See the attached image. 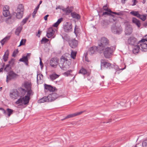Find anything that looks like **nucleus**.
<instances>
[{
  "mask_svg": "<svg viewBox=\"0 0 147 147\" xmlns=\"http://www.w3.org/2000/svg\"><path fill=\"white\" fill-rule=\"evenodd\" d=\"M70 62L67 59L63 56L60 58V61L59 64V65L62 69L66 70L69 69Z\"/></svg>",
  "mask_w": 147,
  "mask_h": 147,
  "instance_id": "1",
  "label": "nucleus"
},
{
  "mask_svg": "<svg viewBox=\"0 0 147 147\" xmlns=\"http://www.w3.org/2000/svg\"><path fill=\"white\" fill-rule=\"evenodd\" d=\"M115 48L113 47L102 48L98 49L101 53L103 52L105 57L107 58H110Z\"/></svg>",
  "mask_w": 147,
  "mask_h": 147,
  "instance_id": "2",
  "label": "nucleus"
},
{
  "mask_svg": "<svg viewBox=\"0 0 147 147\" xmlns=\"http://www.w3.org/2000/svg\"><path fill=\"white\" fill-rule=\"evenodd\" d=\"M109 43V40L108 39L105 37H102L98 45V49L105 48L106 46H108Z\"/></svg>",
  "mask_w": 147,
  "mask_h": 147,
  "instance_id": "3",
  "label": "nucleus"
},
{
  "mask_svg": "<svg viewBox=\"0 0 147 147\" xmlns=\"http://www.w3.org/2000/svg\"><path fill=\"white\" fill-rule=\"evenodd\" d=\"M111 30L112 32L115 34H120L122 31L121 27L119 24H117L113 25L111 27Z\"/></svg>",
  "mask_w": 147,
  "mask_h": 147,
  "instance_id": "4",
  "label": "nucleus"
},
{
  "mask_svg": "<svg viewBox=\"0 0 147 147\" xmlns=\"http://www.w3.org/2000/svg\"><path fill=\"white\" fill-rule=\"evenodd\" d=\"M19 76L18 75L15 73L13 71H11L8 72V75L7 76L6 81L8 83L11 80L16 79Z\"/></svg>",
  "mask_w": 147,
  "mask_h": 147,
  "instance_id": "5",
  "label": "nucleus"
},
{
  "mask_svg": "<svg viewBox=\"0 0 147 147\" xmlns=\"http://www.w3.org/2000/svg\"><path fill=\"white\" fill-rule=\"evenodd\" d=\"M9 96L12 99H16L20 96V93L16 89L11 90L9 93Z\"/></svg>",
  "mask_w": 147,
  "mask_h": 147,
  "instance_id": "6",
  "label": "nucleus"
},
{
  "mask_svg": "<svg viewBox=\"0 0 147 147\" xmlns=\"http://www.w3.org/2000/svg\"><path fill=\"white\" fill-rule=\"evenodd\" d=\"M55 30V29H53L52 28L50 27L49 28L47 31L46 34L48 38H50L53 36V38H54L55 36H54Z\"/></svg>",
  "mask_w": 147,
  "mask_h": 147,
  "instance_id": "7",
  "label": "nucleus"
},
{
  "mask_svg": "<svg viewBox=\"0 0 147 147\" xmlns=\"http://www.w3.org/2000/svg\"><path fill=\"white\" fill-rule=\"evenodd\" d=\"M63 28L65 32H71L72 30V24L69 22L66 23L64 26Z\"/></svg>",
  "mask_w": 147,
  "mask_h": 147,
  "instance_id": "8",
  "label": "nucleus"
},
{
  "mask_svg": "<svg viewBox=\"0 0 147 147\" xmlns=\"http://www.w3.org/2000/svg\"><path fill=\"white\" fill-rule=\"evenodd\" d=\"M58 59L57 57L52 58L50 61V66L54 68H56L57 65Z\"/></svg>",
  "mask_w": 147,
  "mask_h": 147,
  "instance_id": "9",
  "label": "nucleus"
},
{
  "mask_svg": "<svg viewBox=\"0 0 147 147\" xmlns=\"http://www.w3.org/2000/svg\"><path fill=\"white\" fill-rule=\"evenodd\" d=\"M9 9V7L7 5H5L3 7V14L5 17H7L10 15V13Z\"/></svg>",
  "mask_w": 147,
  "mask_h": 147,
  "instance_id": "10",
  "label": "nucleus"
},
{
  "mask_svg": "<svg viewBox=\"0 0 147 147\" xmlns=\"http://www.w3.org/2000/svg\"><path fill=\"white\" fill-rule=\"evenodd\" d=\"M127 43L132 45H134L138 44L136 39L133 36L130 37L127 40Z\"/></svg>",
  "mask_w": 147,
  "mask_h": 147,
  "instance_id": "11",
  "label": "nucleus"
},
{
  "mask_svg": "<svg viewBox=\"0 0 147 147\" xmlns=\"http://www.w3.org/2000/svg\"><path fill=\"white\" fill-rule=\"evenodd\" d=\"M144 42L141 41L140 40L138 42V44L140 45L141 50L142 51H147V45L144 43Z\"/></svg>",
  "mask_w": 147,
  "mask_h": 147,
  "instance_id": "12",
  "label": "nucleus"
},
{
  "mask_svg": "<svg viewBox=\"0 0 147 147\" xmlns=\"http://www.w3.org/2000/svg\"><path fill=\"white\" fill-rule=\"evenodd\" d=\"M98 50L99 51V50L98 49V46L97 47L93 46L91 47L88 51L87 53V55H92L95 53Z\"/></svg>",
  "mask_w": 147,
  "mask_h": 147,
  "instance_id": "13",
  "label": "nucleus"
},
{
  "mask_svg": "<svg viewBox=\"0 0 147 147\" xmlns=\"http://www.w3.org/2000/svg\"><path fill=\"white\" fill-rule=\"evenodd\" d=\"M58 97V95L55 93H53L49 94L48 96V100L49 102H51L54 100Z\"/></svg>",
  "mask_w": 147,
  "mask_h": 147,
  "instance_id": "14",
  "label": "nucleus"
},
{
  "mask_svg": "<svg viewBox=\"0 0 147 147\" xmlns=\"http://www.w3.org/2000/svg\"><path fill=\"white\" fill-rule=\"evenodd\" d=\"M0 110H2L4 113L5 115H7L8 117H9L10 116L13 114V111L12 109H10L8 108L7 109V111L2 108H0Z\"/></svg>",
  "mask_w": 147,
  "mask_h": 147,
  "instance_id": "15",
  "label": "nucleus"
},
{
  "mask_svg": "<svg viewBox=\"0 0 147 147\" xmlns=\"http://www.w3.org/2000/svg\"><path fill=\"white\" fill-rule=\"evenodd\" d=\"M14 18L12 15L11 16L5 20V22L8 24H12L14 21Z\"/></svg>",
  "mask_w": 147,
  "mask_h": 147,
  "instance_id": "16",
  "label": "nucleus"
},
{
  "mask_svg": "<svg viewBox=\"0 0 147 147\" xmlns=\"http://www.w3.org/2000/svg\"><path fill=\"white\" fill-rule=\"evenodd\" d=\"M111 64L108 63L104 60H102L101 63V67H104L106 68H108L110 67Z\"/></svg>",
  "mask_w": 147,
  "mask_h": 147,
  "instance_id": "17",
  "label": "nucleus"
},
{
  "mask_svg": "<svg viewBox=\"0 0 147 147\" xmlns=\"http://www.w3.org/2000/svg\"><path fill=\"white\" fill-rule=\"evenodd\" d=\"M78 41L75 40L73 39L69 42V45L72 48H75L78 45Z\"/></svg>",
  "mask_w": 147,
  "mask_h": 147,
  "instance_id": "18",
  "label": "nucleus"
},
{
  "mask_svg": "<svg viewBox=\"0 0 147 147\" xmlns=\"http://www.w3.org/2000/svg\"><path fill=\"white\" fill-rule=\"evenodd\" d=\"M83 112L81 111L79 112L73 114H69L66 116L64 119H66L71 117H72L80 115Z\"/></svg>",
  "mask_w": 147,
  "mask_h": 147,
  "instance_id": "19",
  "label": "nucleus"
},
{
  "mask_svg": "<svg viewBox=\"0 0 147 147\" xmlns=\"http://www.w3.org/2000/svg\"><path fill=\"white\" fill-rule=\"evenodd\" d=\"M132 28L130 26H127L125 28V33L126 35H130L132 32Z\"/></svg>",
  "mask_w": 147,
  "mask_h": 147,
  "instance_id": "20",
  "label": "nucleus"
},
{
  "mask_svg": "<svg viewBox=\"0 0 147 147\" xmlns=\"http://www.w3.org/2000/svg\"><path fill=\"white\" fill-rule=\"evenodd\" d=\"M22 98L23 100V102L24 104L26 105L28 103L30 98L28 96L26 95L25 97Z\"/></svg>",
  "mask_w": 147,
  "mask_h": 147,
  "instance_id": "21",
  "label": "nucleus"
},
{
  "mask_svg": "<svg viewBox=\"0 0 147 147\" xmlns=\"http://www.w3.org/2000/svg\"><path fill=\"white\" fill-rule=\"evenodd\" d=\"M23 85L27 90L31 89V83L30 82H25L23 84Z\"/></svg>",
  "mask_w": 147,
  "mask_h": 147,
  "instance_id": "22",
  "label": "nucleus"
},
{
  "mask_svg": "<svg viewBox=\"0 0 147 147\" xmlns=\"http://www.w3.org/2000/svg\"><path fill=\"white\" fill-rule=\"evenodd\" d=\"M24 11L21 12H15L13 13V15H15L16 14V17L19 19H21L23 16Z\"/></svg>",
  "mask_w": 147,
  "mask_h": 147,
  "instance_id": "23",
  "label": "nucleus"
},
{
  "mask_svg": "<svg viewBox=\"0 0 147 147\" xmlns=\"http://www.w3.org/2000/svg\"><path fill=\"white\" fill-rule=\"evenodd\" d=\"M24 7L23 5L22 4H20L18 6L15 12H21L24 11Z\"/></svg>",
  "mask_w": 147,
  "mask_h": 147,
  "instance_id": "24",
  "label": "nucleus"
},
{
  "mask_svg": "<svg viewBox=\"0 0 147 147\" xmlns=\"http://www.w3.org/2000/svg\"><path fill=\"white\" fill-rule=\"evenodd\" d=\"M28 60L27 56H23L22 58L19 60V61L24 62L27 65H28Z\"/></svg>",
  "mask_w": 147,
  "mask_h": 147,
  "instance_id": "25",
  "label": "nucleus"
},
{
  "mask_svg": "<svg viewBox=\"0 0 147 147\" xmlns=\"http://www.w3.org/2000/svg\"><path fill=\"white\" fill-rule=\"evenodd\" d=\"M139 49L140 50V45L138 44L137 45L135 46L133 49V52L134 53L136 54L138 53L139 52Z\"/></svg>",
  "mask_w": 147,
  "mask_h": 147,
  "instance_id": "26",
  "label": "nucleus"
},
{
  "mask_svg": "<svg viewBox=\"0 0 147 147\" xmlns=\"http://www.w3.org/2000/svg\"><path fill=\"white\" fill-rule=\"evenodd\" d=\"M132 21L137 26L138 28L140 27L141 26L140 22L136 18H133Z\"/></svg>",
  "mask_w": 147,
  "mask_h": 147,
  "instance_id": "27",
  "label": "nucleus"
},
{
  "mask_svg": "<svg viewBox=\"0 0 147 147\" xmlns=\"http://www.w3.org/2000/svg\"><path fill=\"white\" fill-rule=\"evenodd\" d=\"M45 89L48 90L50 92H53L55 90V87H53L50 85L47 84L45 85Z\"/></svg>",
  "mask_w": 147,
  "mask_h": 147,
  "instance_id": "28",
  "label": "nucleus"
},
{
  "mask_svg": "<svg viewBox=\"0 0 147 147\" xmlns=\"http://www.w3.org/2000/svg\"><path fill=\"white\" fill-rule=\"evenodd\" d=\"M11 36L10 35H7L3 39L1 40L0 42L1 43L2 45H3L5 42L8 41L10 39Z\"/></svg>",
  "mask_w": 147,
  "mask_h": 147,
  "instance_id": "29",
  "label": "nucleus"
},
{
  "mask_svg": "<svg viewBox=\"0 0 147 147\" xmlns=\"http://www.w3.org/2000/svg\"><path fill=\"white\" fill-rule=\"evenodd\" d=\"M48 96L47 97H44L41 99L39 100L38 102L39 103H41L45 102H49Z\"/></svg>",
  "mask_w": 147,
  "mask_h": 147,
  "instance_id": "30",
  "label": "nucleus"
},
{
  "mask_svg": "<svg viewBox=\"0 0 147 147\" xmlns=\"http://www.w3.org/2000/svg\"><path fill=\"white\" fill-rule=\"evenodd\" d=\"M71 16L73 18L76 19L78 20L80 19V16L78 14L75 12L71 13Z\"/></svg>",
  "mask_w": 147,
  "mask_h": 147,
  "instance_id": "31",
  "label": "nucleus"
},
{
  "mask_svg": "<svg viewBox=\"0 0 147 147\" xmlns=\"http://www.w3.org/2000/svg\"><path fill=\"white\" fill-rule=\"evenodd\" d=\"M59 76V75L55 73H53L50 75V78L51 80H53L58 78Z\"/></svg>",
  "mask_w": 147,
  "mask_h": 147,
  "instance_id": "32",
  "label": "nucleus"
},
{
  "mask_svg": "<svg viewBox=\"0 0 147 147\" xmlns=\"http://www.w3.org/2000/svg\"><path fill=\"white\" fill-rule=\"evenodd\" d=\"M9 54V51L8 50H7L5 53L3 55V60L5 61H7L8 58V56Z\"/></svg>",
  "mask_w": 147,
  "mask_h": 147,
  "instance_id": "33",
  "label": "nucleus"
},
{
  "mask_svg": "<svg viewBox=\"0 0 147 147\" xmlns=\"http://www.w3.org/2000/svg\"><path fill=\"white\" fill-rule=\"evenodd\" d=\"M130 13L134 16H136L138 18L140 16V14L138 11H132L130 12Z\"/></svg>",
  "mask_w": 147,
  "mask_h": 147,
  "instance_id": "34",
  "label": "nucleus"
},
{
  "mask_svg": "<svg viewBox=\"0 0 147 147\" xmlns=\"http://www.w3.org/2000/svg\"><path fill=\"white\" fill-rule=\"evenodd\" d=\"M62 20L63 19L62 18H61L59 19L57 21L53 24V26L54 27H57L59 24L62 22Z\"/></svg>",
  "mask_w": 147,
  "mask_h": 147,
  "instance_id": "35",
  "label": "nucleus"
},
{
  "mask_svg": "<svg viewBox=\"0 0 147 147\" xmlns=\"http://www.w3.org/2000/svg\"><path fill=\"white\" fill-rule=\"evenodd\" d=\"M27 90V94L26 96H28L29 97L33 95L34 92L32 91V90L30 89H29Z\"/></svg>",
  "mask_w": 147,
  "mask_h": 147,
  "instance_id": "36",
  "label": "nucleus"
},
{
  "mask_svg": "<svg viewBox=\"0 0 147 147\" xmlns=\"http://www.w3.org/2000/svg\"><path fill=\"white\" fill-rule=\"evenodd\" d=\"M22 28V27L19 26L16 28L15 33L17 35H19V33L21 32Z\"/></svg>",
  "mask_w": 147,
  "mask_h": 147,
  "instance_id": "37",
  "label": "nucleus"
},
{
  "mask_svg": "<svg viewBox=\"0 0 147 147\" xmlns=\"http://www.w3.org/2000/svg\"><path fill=\"white\" fill-rule=\"evenodd\" d=\"M63 11L66 12L67 13H69L72 11L71 8L69 7H68L63 9Z\"/></svg>",
  "mask_w": 147,
  "mask_h": 147,
  "instance_id": "38",
  "label": "nucleus"
},
{
  "mask_svg": "<svg viewBox=\"0 0 147 147\" xmlns=\"http://www.w3.org/2000/svg\"><path fill=\"white\" fill-rule=\"evenodd\" d=\"M16 104L19 105H21L23 104V100L22 98H20L18 99L17 101L15 102Z\"/></svg>",
  "mask_w": 147,
  "mask_h": 147,
  "instance_id": "39",
  "label": "nucleus"
},
{
  "mask_svg": "<svg viewBox=\"0 0 147 147\" xmlns=\"http://www.w3.org/2000/svg\"><path fill=\"white\" fill-rule=\"evenodd\" d=\"M103 10L109 11L110 12H112V11L111 9L109 8V6L107 5L103 6Z\"/></svg>",
  "mask_w": 147,
  "mask_h": 147,
  "instance_id": "40",
  "label": "nucleus"
},
{
  "mask_svg": "<svg viewBox=\"0 0 147 147\" xmlns=\"http://www.w3.org/2000/svg\"><path fill=\"white\" fill-rule=\"evenodd\" d=\"M79 73L85 75L87 73V71L86 69L82 68L80 71Z\"/></svg>",
  "mask_w": 147,
  "mask_h": 147,
  "instance_id": "41",
  "label": "nucleus"
},
{
  "mask_svg": "<svg viewBox=\"0 0 147 147\" xmlns=\"http://www.w3.org/2000/svg\"><path fill=\"white\" fill-rule=\"evenodd\" d=\"M112 13H113L118 16H121L123 15L124 12L123 11H120L118 12H116L112 11Z\"/></svg>",
  "mask_w": 147,
  "mask_h": 147,
  "instance_id": "42",
  "label": "nucleus"
},
{
  "mask_svg": "<svg viewBox=\"0 0 147 147\" xmlns=\"http://www.w3.org/2000/svg\"><path fill=\"white\" fill-rule=\"evenodd\" d=\"M146 16L145 15H141L140 14V16L138 17V18L141 19L143 21H144L146 18Z\"/></svg>",
  "mask_w": 147,
  "mask_h": 147,
  "instance_id": "43",
  "label": "nucleus"
},
{
  "mask_svg": "<svg viewBox=\"0 0 147 147\" xmlns=\"http://www.w3.org/2000/svg\"><path fill=\"white\" fill-rule=\"evenodd\" d=\"M111 13H112V12H110L109 11H105L103 12L102 15L103 16L105 15H111V16H113V15H112Z\"/></svg>",
  "mask_w": 147,
  "mask_h": 147,
  "instance_id": "44",
  "label": "nucleus"
},
{
  "mask_svg": "<svg viewBox=\"0 0 147 147\" xmlns=\"http://www.w3.org/2000/svg\"><path fill=\"white\" fill-rule=\"evenodd\" d=\"M71 57L73 59H74L75 58V57L76 55V51H72L71 53Z\"/></svg>",
  "mask_w": 147,
  "mask_h": 147,
  "instance_id": "45",
  "label": "nucleus"
},
{
  "mask_svg": "<svg viewBox=\"0 0 147 147\" xmlns=\"http://www.w3.org/2000/svg\"><path fill=\"white\" fill-rule=\"evenodd\" d=\"M9 63L11 66H13L15 64V59H11L10 61H9Z\"/></svg>",
  "mask_w": 147,
  "mask_h": 147,
  "instance_id": "46",
  "label": "nucleus"
},
{
  "mask_svg": "<svg viewBox=\"0 0 147 147\" xmlns=\"http://www.w3.org/2000/svg\"><path fill=\"white\" fill-rule=\"evenodd\" d=\"M26 42V40L25 39H22L21 40L20 43V44L19 45V47L20 46L22 45H24L25 44V42Z\"/></svg>",
  "mask_w": 147,
  "mask_h": 147,
  "instance_id": "47",
  "label": "nucleus"
},
{
  "mask_svg": "<svg viewBox=\"0 0 147 147\" xmlns=\"http://www.w3.org/2000/svg\"><path fill=\"white\" fill-rule=\"evenodd\" d=\"M43 78V76L42 74H39L37 76V80H40L42 79Z\"/></svg>",
  "mask_w": 147,
  "mask_h": 147,
  "instance_id": "48",
  "label": "nucleus"
},
{
  "mask_svg": "<svg viewBox=\"0 0 147 147\" xmlns=\"http://www.w3.org/2000/svg\"><path fill=\"white\" fill-rule=\"evenodd\" d=\"M28 18H26L23 19L21 22V25H23L26 23L28 20Z\"/></svg>",
  "mask_w": 147,
  "mask_h": 147,
  "instance_id": "49",
  "label": "nucleus"
},
{
  "mask_svg": "<svg viewBox=\"0 0 147 147\" xmlns=\"http://www.w3.org/2000/svg\"><path fill=\"white\" fill-rule=\"evenodd\" d=\"M10 65L9 64L7 65L4 69L6 71H9L11 68Z\"/></svg>",
  "mask_w": 147,
  "mask_h": 147,
  "instance_id": "50",
  "label": "nucleus"
},
{
  "mask_svg": "<svg viewBox=\"0 0 147 147\" xmlns=\"http://www.w3.org/2000/svg\"><path fill=\"white\" fill-rule=\"evenodd\" d=\"M49 40L45 38H43L41 40L42 43H45L48 41Z\"/></svg>",
  "mask_w": 147,
  "mask_h": 147,
  "instance_id": "51",
  "label": "nucleus"
},
{
  "mask_svg": "<svg viewBox=\"0 0 147 147\" xmlns=\"http://www.w3.org/2000/svg\"><path fill=\"white\" fill-rule=\"evenodd\" d=\"M143 147H147V140H145L142 143Z\"/></svg>",
  "mask_w": 147,
  "mask_h": 147,
  "instance_id": "52",
  "label": "nucleus"
},
{
  "mask_svg": "<svg viewBox=\"0 0 147 147\" xmlns=\"http://www.w3.org/2000/svg\"><path fill=\"white\" fill-rule=\"evenodd\" d=\"M71 70H69L65 72L64 73V74L65 75H66L67 76H68L69 74H70V73L71 72Z\"/></svg>",
  "mask_w": 147,
  "mask_h": 147,
  "instance_id": "53",
  "label": "nucleus"
},
{
  "mask_svg": "<svg viewBox=\"0 0 147 147\" xmlns=\"http://www.w3.org/2000/svg\"><path fill=\"white\" fill-rule=\"evenodd\" d=\"M37 11V10L36 9H34V10L32 13V16L33 18L35 17V14L36 13Z\"/></svg>",
  "mask_w": 147,
  "mask_h": 147,
  "instance_id": "54",
  "label": "nucleus"
},
{
  "mask_svg": "<svg viewBox=\"0 0 147 147\" xmlns=\"http://www.w3.org/2000/svg\"><path fill=\"white\" fill-rule=\"evenodd\" d=\"M18 51H13V54H12V56L13 57H15L16 55L18 53Z\"/></svg>",
  "mask_w": 147,
  "mask_h": 147,
  "instance_id": "55",
  "label": "nucleus"
},
{
  "mask_svg": "<svg viewBox=\"0 0 147 147\" xmlns=\"http://www.w3.org/2000/svg\"><path fill=\"white\" fill-rule=\"evenodd\" d=\"M40 64L41 66V68H42L43 67V63L41 61V59L40 58Z\"/></svg>",
  "mask_w": 147,
  "mask_h": 147,
  "instance_id": "56",
  "label": "nucleus"
},
{
  "mask_svg": "<svg viewBox=\"0 0 147 147\" xmlns=\"http://www.w3.org/2000/svg\"><path fill=\"white\" fill-rule=\"evenodd\" d=\"M146 38L142 39L141 40V41L145 42V41H147V35L145 36Z\"/></svg>",
  "mask_w": 147,
  "mask_h": 147,
  "instance_id": "57",
  "label": "nucleus"
},
{
  "mask_svg": "<svg viewBox=\"0 0 147 147\" xmlns=\"http://www.w3.org/2000/svg\"><path fill=\"white\" fill-rule=\"evenodd\" d=\"M132 1L133 2V4L132 5H136L137 2L136 0H133Z\"/></svg>",
  "mask_w": 147,
  "mask_h": 147,
  "instance_id": "58",
  "label": "nucleus"
},
{
  "mask_svg": "<svg viewBox=\"0 0 147 147\" xmlns=\"http://www.w3.org/2000/svg\"><path fill=\"white\" fill-rule=\"evenodd\" d=\"M49 16V15H47L46 16H45L44 17V19L45 20H47V17Z\"/></svg>",
  "mask_w": 147,
  "mask_h": 147,
  "instance_id": "59",
  "label": "nucleus"
},
{
  "mask_svg": "<svg viewBox=\"0 0 147 147\" xmlns=\"http://www.w3.org/2000/svg\"><path fill=\"white\" fill-rule=\"evenodd\" d=\"M39 6H40V4H38L37 6L35 8V9L37 10H38L39 8Z\"/></svg>",
  "mask_w": 147,
  "mask_h": 147,
  "instance_id": "60",
  "label": "nucleus"
},
{
  "mask_svg": "<svg viewBox=\"0 0 147 147\" xmlns=\"http://www.w3.org/2000/svg\"><path fill=\"white\" fill-rule=\"evenodd\" d=\"M40 32H41V31H40L39 30H38V34H37V36H38L39 37L40 36Z\"/></svg>",
  "mask_w": 147,
  "mask_h": 147,
  "instance_id": "61",
  "label": "nucleus"
},
{
  "mask_svg": "<svg viewBox=\"0 0 147 147\" xmlns=\"http://www.w3.org/2000/svg\"><path fill=\"white\" fill-rule=\"evenodd\" d=\"M125 101L124 102H120V105H121L122 106H123V105L125 103Z\"/></svg>",
  "mask_w": 147,
  "mask_h": 147,
  "instance_id": "62",
  "label": "nucleus"
},
{
  "mask_svg": "<svg viewBox=\"0 0 147 147\" xmlns=\"http://www.w3.org/2000/svg\"><path fill=\"white\" fill-rule=\"evenodd\" d=\"M85 58H86V61L87 62H89V60L86 58V55H85Z\"/></svg>",
  "mask_w": 147,
  "mask_h": 147,
  "instance_id": "63",
  "label": "nucleus"
},
{
  "mask_svg": "<svg viewBox=\"0 0 147 147\" xmlns=\"http://www.w3.org/2000/svg\"><path fill=\"white\" fill-rule=\"evenodd\" d=\"M3 69L2 68H1L0 69V72L2 71Z\"/></svg>",
  "mask_w": 147,
  "mask_h": 147,
  "instance_id": "64",
  "label": "nucleus"
}]
</instances>
